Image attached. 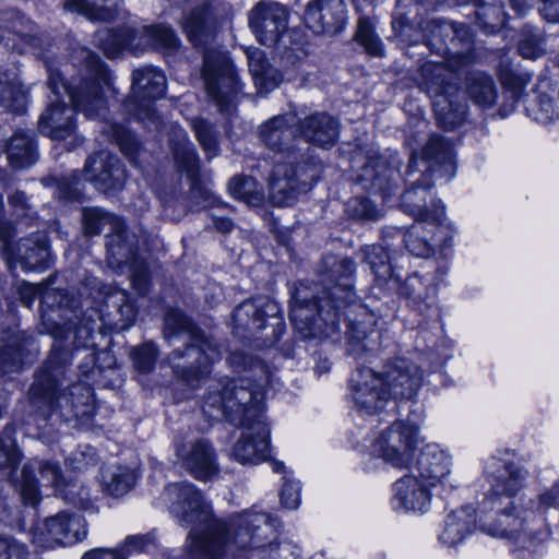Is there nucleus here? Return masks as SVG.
<instances>
[{"label":"nucleus","mask_w":559,"mask_h":559,"mask_svg":"<svg viewBox=\"0 0 559 559\" xmlns=\"http://www.w3.org/2000/svg\"><path fill=\"white\" fill-rule=\"evenodd\" d=\"M519 52L527 59H537L545 52V37L542 32L527 29L519 44Z\"/></svg>","instance_id":"bf43d9fd"},{"label":"nucleus","mask_w":559,"mask_h":559,"mask_svg":"<svg viewBox=\"0 0 559 559\" xmlns=\"http://www.w3.org/2000/svg\"><path fill=\"white\" fill-rule=\"evenodd\" d=\"M71 360L70 348L55 344L35 371L28 393L33 420L40 429L63 423L87 424L95 414L93 390L88 384L76 382L62 389Z\"/></svg>","instance_id":"0eeeda50"},{"label":"nucleus","mask_w":559,"mask_h":559,"mask_svg":"<svg viewBox=\"0 0 559 559\" xmlns=\"http://www.w3.org/2000/svg\"><path fill=\"white\" fill-rule=\"evenodd\" d=\"M83 176L103 193L120 191L127 180L123 164L108 151H99L91 155L86 159Z\"/></svg>","instance_id":"4be33fe9"},{"label":"nucleus","mask_w":559,"mask_h":559,"mask_svg":"<svg viewBox=\"0 0 559 559\" xmlns=\"http://www.w3.org/2000/svg\"><path fill=\"white\" fill-rule=\"evenodd\" d=\"M346 12L343 0H310L304 12V22L313 33L334 35L344 28Z\"/></svg>","instance_id":"b1692460"},{"label":"nucleus","mask_w":559,"mask_h":559,"mask_svg":"<svg viewBox=\"0 0 559 559\" xmlns=\"http://www.w3.org/2000/svg\"><path fill=\"white\" fill-rule=\"evenodd\" d=\"M356 41L365 49V51L373 57H382L384 46L380 37L373 29L368 17H360L355 34Z\"/></svg>","instance_id":"864d4df0"},{"label":"nucleus","mask_w":559,"mask_h":559,"mask_svg":"<svg viewBox=\"0 0 559 559\" xmlns=\"http://www.w3.org/2000/svg\"><path fill=\"white\" fill-rule=\"evenodd\" d=\"M435 29L449 36L447 56L452 71L459 72L474 62L473 35L464 23L436 24Z\"/></svg>","instance_id":"c85d7f7f"},{"label":"nucleus","mask_w":559,"mask_h":559,"mask_svg":"<svg viewBox=\"0 0 559 559\" xmlns=\"http://www.w3.org/2000/svg\"><path fill=\"white\" fill-rule=\"evenodd\" d=\"M345 309L349 310L345 333L347 354L355 359H362L369 353H373L379 345L380 334L374 329L376 320L356 301L345 307L341 316Z\"/></svg>","instance_id":"aec40b11"},{"label":"nucleus","mask_w":559,"mask_h":559,"mask_svg":"<svg viewBox=\"0 0 559 559\" xmlns=\"http://www.w3.org/2000/svg\"><path fill=\"white\" fill-rule=\"evenodd\" d=\"M449 457L443 451L427 445L417 457L416 475L433 487L449 474Z\"/></svg>","instance_id":"72a5a7b5"},{"label":"nucleus","mask_w":559,"mask_h":559,"mask_svg":"<svg viewBox=\"0 0 559 559\" xmlns=\"http://www.w3.org/2000/svg\"><path fill=\"white\" fill-rule=\"evenodd\" d=\"M393 278H397L385 284L388 289H396L399 295L408 300L409 306L421 314H438L436 292L437 288L430 283H425L423 277L417 273L407 276L401 281L400 276L394 273Z\"/></svg>","instance_id":"a878e982"},{"label":"nucleus","mask_w":559,"mask_h":559,"mask_svg":"<svg viewBox=\"0 0 559 559\" xmlns=\"http://www.w3.org/2000/svg\"><path fill=\"white\" fill-rule=\"evenodd\" d=\"M485 474L490 483V493L479 504L478 525L488 535L509 538L525 546L548 539V528H543L542 519L534 511L523 510L511 513L512 498L524 486L527 471L522 466L491 456L486 461Z\"/></svg>","instance_id":"423d86ee"},{"label":"nucleus","mask_w":559,"mask_h":559,"mask_svg":"<svg viewBox=\"0 0 559 559\" xmlns=\"http://www.w3.org/2000/svg\"><path fill=\"white\" fill-rule=\"evenodd\" d=\"M424 234L423 226H413L403 234V242L413 255L429 258L435 253V245Z\"/></svg>","instance_id":"6e6d98bb"},{"label":"nucleus","mask_w":559,"mask_h":559,"mask_svg":"<svg viewBox=\"0 0 559 559\" xmlns=\"http://www.w3.org/2000/svg\"><path fill=\"white\" fill-rule=\"evenodd\" d=\"M417 441L416 426L395 421L373 440L370 454L395 467H407L413 462Z\"/></svg>","instance_id":"2eb2a0df"},{"label":"nucleus","mask_w":559,"mask_h":559,"mask_svg":"<svg viewBox=\"0 0 559 559\" xmlns=\"http://www.w3.org/2000/svg\"><path fill=\"white\" fill-rule=\"evenodd\" d=\"M390 245H371L366 246L362 249L364 252V261L369 265L372 274L374 275V281L380 285L384 286L390 282H397V278H393V274L395 273L392 264L391 258L388 253V247Z\"/></svg>","instance_id":"ea45409f"},{"label":"nucleus","mask_w":559,"mask_h":559,"mask_svg":"<svg viewBox=\"0 0 559 559\" xmlns=\"http://www.w3.org/2000/svg\"><path fill=\"white\" fill-rule=\"evenodd\" d=\"M419 86L431 98L437 122L445 130L459 127L466 117L467 105L449 70L438 61H427L419 68Z\"/></svg>","instance_id":"1a4fd4ad"},{"label":"nucleus","mask_w":559,"mask_h":559,"mask_svg":"<svg viewBox=\"0 0 559 559\" xmlns=\"http://www.w3.org/2000/svg\"><path fill=\"white\" fill-rule=\"evenodd\" d=\"M436 24H450V21L444 20H430L424 26V37L426 46L439 56H447L448 38L444 34L435 29Z\"/></svg>","instance_id":"052dcab7"},{"label":"nucleus","mask_w":559,"mask_h":559,"mask_svg":"<svg viewBox=\"0 0 559 559\" xmlns=\"http://www.w3.org/2000/svg\"><path fill=\"white\" fill-rule=\"evenodd\" d=\"M347 211L354 218L360 221H378L382 217V211L365 197L352 199L347 203Z\"/></svg>","instance_id":"680f3d73"},{"label":"nucleus","mask_w":559,"mask_h":559,"mask_svg":"<svg viewBox=\"0 0 559 559\" xmlns=\"http://www.w3.org/2000/svg\"><path fill=\"white\" fill-rule=\"evenodd\" d=\"M349 384L355 405L362 414H376L392 400L385 388L381 385L376 372L369 367H357Z\"/></svg>","instance_id":"5701e85b"},{"label":"nucleus","mask_w":559,"mask_h":559,"mask_svg":"<svg viewBox=\"0 0 559 559\" xmlns=\"http://www.w3.org/2000/svg\"><path fill=\"white\" fill-rule=\"evenodd\" d=\"M289 10L281 2L260 0L248 12V26L255 39L264 46H275L286 33Z\"/></svg>","instance_id":"f3484780"},{"label":"nucleus","mask_w":559,"mask_h":559,"mask_svg":"<svg viewBox=\"0 0 559 559\" xmlns=\"http://www.w3.org/2000/svg\"><path fill=\"white\" fill-rule=\"evenodd\" d=\"M231 366L242 367L243 374L211 386L204 397L203 413L212 418L224 417L242 432L230 456L242 465H255L270 456V427L263 413L265 391L272 384L269 366L259 358L234 353Z\"/></svg>","instance_id":"f03ea898"},{"label":"nucleus","mask_w":559,"mask_h":559,"mask_svg":"<svg viewBox=\"0 0 559 559\" xmlns=\"http://www.w3.org/2000/svg\"><path fill=\"white\" fill-rule=\"evenodd\" d=\"M202 78L206 95L218 111H230L236 96L241 92V83L227 52L216 48L206 49L203 55Z\"/></svg>","instance_id":"f8f14e48"},{"label":"nucleus","mask_w":559,"mask_h":559,"mask_svg":"<svg viewBox=\"0 0 559 559\" xmlns=\"http://www.w3.org/2000/svg\"><path fill=\"white\" fill-rule=\"evenodd\" d=\"M526 114L533 120L547 124L559 119V91L539 92L526 106Z\"/></svg>","instance_id":"37998d69"},{"label":"nucleus","mask_w":559,"mask_h":559,"mask_svg":"<svg viewBox=\"0 0 559 559\" xmlns=\"http://www.w3.org/2000/svg\"><path fill=\"white\" fill-rule=\"evenodd\" d=\"M466 93L469 99L481 108H491L497 99L495 81L484 72L468 73Z\"/></svg>","instance_id":"a19ab883"},{"label":"nucleus","mask_w":559,"mask_h":559,"mask_svg":"<svg viewBox=\"0 0 559 559\" xmlns=\"http://www.w3.org/2000/svg\"><path fill=\"white\" fill-rule=\"evenodd\" d=\"M549 508H559V483L543 491L537 500L530 499L526 503V509L534 511L537 519H542L543 528H546L543 513Z\"/></svg>","instance_id":"13d9d810"},{"label":"nucleus","mask_w":559,"mask_h":559,"mask_svg":"<svg viewBox=\"0 0 559 559\" xmlns=\"http://www.w3.org/2000/svg\"><path fill=\"white\" fill-rule=\"evenodd\" d=\"M82 223L84 234L93 237L98 235L105 227H108L109 231L121 227V217L99 207H85L82 211Z\"/></svg>","instance_id":"a18cd8bd"},{"label":"nucleus","mask_w":559,"mask_h":559,"mask_svg":"<svg viewBox=\"0 0 559 559\" xmlns=\"http://www.w3.org/2000/svg\"><path fill=\"white\" fill-rule=\"evenodd\" d=\"M376 374L392 400L412 399L423 383V372L419 367L402 357L385 361L381 371Z\"/></svg>","instance_id":"6ab92c4d"},{"label":"nucleus","mask_w":559,"mask_h":559,"mask_svg":"<svg viewBox=\"0 0 559 559\" xmlns=\"http://www.w3.org/2000/svg\"><path fill=\"white\" fill-rule=\"evenodd\" d=\"M431 176L423 173L401 195V207L415 219L425 223L441 224L445 210L440 200L432 195Z\"/></svg>","instance_id":"a211bd4d"},{"label":"nucleus","mask_w":559,"mask_h":559,"mask_svg":"<svg viewBox=\"0 0 559 559\" xmlns=\"http://www.w3.org/2000/svg\"><path fill=\"white\" fill-rule=\"evenodd\" d=\"M230 194L249 206H259L263 201V191L254 178L239 176L230 179L228 183Z\"/></svg>","instance_id":"de8ad7c7"},{"label":"nucleus","mask_w":559,"mask_h":559,"mask_svg":"<svg viewBox=\"0 0 559 559\" xmlns=\"http://www.w3.org/2000/svg\"><path fill=\"white\" fill-rule=\"evenodd\" d=\"M59 495L64 501L73 504L79 509L85 511L94 509L90 489L85 487L80 480L74 479L64 483L59 489Z\"/></svg>","instance_id":"5fc2aeb1"},{"label":"nucleus","mask_w":559,"mask_h":559,"mask_svg":"<svg viewBox=\"0 0 559 559\" xmlns=\"http://www.w3.org/2000/svg\"><path fill=\"white\" fill-rule=\"evenodd\" d=\"M87 535L86 520L75 513L60 512L47 518L44 530L35 535L34 542L44 548L69 546L83 540Z\"/></svg>","instance_id":"412c9836"},{"label":"nucleus","mask_w":559,"mask_h":559,"mask_svg":"<svg viewBox=\"0 0 559 559\" xmlns=\"http://www.w3.org/2000/svg\"><path fill=\"white\" fill-rule=\"evenodd\" d=\"M17 261L25 270H45L51 263L47 239L43 235L22 239L17 245Z\"/></svg>","instance_id":"f704fd0d"},{"label":"nucleus","mask_w":559,"mask_h":559,"mask_svg":"<svg viewBox=\"0 0 559 559\" xmlns=\"http://www.w3.org/2000/svg\"><path fill=\"white\" fill-rule=\"evenodd\" d=\"M164 497L170 513L181 526L191 527L187 548L192 555L219 557L230 552L231 559H298L288 544L271 542L275 535L269 514L245 511L231 519L230 525L215 519L198 488L188 481L169 484Z\"/></svg>","instance_id":"f257e3e1"},{"label":"nucleus","mask_w":559,"mask_h":559,"mask_svg":"<svg viewBox=\"0 0 559 559\" xmlns=\"http://www.w3.org/2000/svg\"><path fill=\"white\" fill-rule=\"evenodd\" d=\"M26 94L19 80L17 69L0 71V108L14 114H23Z\"/></svg>","instance_id":"e433bc0d"},{"label":"nucleus","mask_w":559,"mask_h":559,"mask_svg":"<svg viewBox=\"0 0 559 559\" xmlns=\"http://www.w3.org/2000/svg\"><path fill=\"white\" fill-rule=\"evenodd\" d=\"M353 168L358 170L357 178L364 188L380 193L383 199L390 198L397 190L400 173L393 165L371 145L359 146L352 158Z\"/></svg>","instance_id":"ddd939ff"},{"label":"nucleus","mask_w":559,"mask_h":559,"mask_svg":"<svg viewBox=\"0 0 559 559\" xmlns=\"http://www.w3.org/2000/svg\"><path fill=\"white\" fill-rule=\"evenodd\" d=\"M477 523L478 519L472 507L452 511L444 519L439 540L447 547H454L474 532Z\"/></svg>","instance_id":"2f4dec72"},{"label":"nucleus","mask_w":559,"mask_h":559,"mask_svg":"<svg viewBox=\"0 0 559 559\" xmlns=\"http://www.w3.org/2000/svg\"><path fill=\"white\" fill-rule=\"evenodd\" d=\"M191 127L206 158L210 160L216 157L219 154L218 131L216 127L200 117L191 119Z\"/></svg>","instance_id":"09e8293b"},{"label":"nucleus","mask_w":559,"mask_h":559,"mask_svg":"<svg viewBox=\"0 0 559 559\" xmlns=\"http://www.w3.org/2000/svg\"><path fill=\"white\" fill-rule=\"evenodd\" d=\"M234 332L242 338H249L264 332L267 346L275 344L285 331V321L280 305L265 297L258 296L239 304L233 312Z\"/></svg>","instance_id":"9d476101"},{"label":"nucleus","mask_w":559,"mask_h":559,"mask_svg":"<svg viewBox=\"0 0 559 559\" xmlns=\"http://www.w3.org/2000/svg\"><path fill=\"white\" fill-rule=\"evenodd\" d=\"M81 68L79 78L64 83L61 72L47 64L49 103L38 120L39 131L53 140H62L75 130V111L87 118L102 116L107 100L104 90L110 87V74L100 58L87 48L72 53Z\"/></svg>","instance_id":"20e7f679"},{"label":"nucleus","mask_w":559,"mask_h":559,"mask_svg":"<svg viewBox=\"0 0 559 559\" xmlns=\"http://www.w3.org/2000/svg\"><path fill=\"white\" fill-rule=\"evenodd\" d=\"M22 364V352L14 344H8L0 349V370L2 372L17 371Z\"/></svg>","instance_id":"69168bd1"},{"label":"nucleus","mask_w":559,"mask_h":559,"mask_svg":"<svg viewBox=\"0 0 559 559\" xmlns=\"http://www.w3.org/2000/svg\"><path fill=\"white\" fill-rule=\"evenodd\" d=\"M8 203L11 213L16 218H24L31 216L33 206L28 197L22 190H14L8 194Z\"/></svg>","instance_id":"338daca9"},{"label":"nucleus","mask_w":559,"mask_h":559,"mask_svg":"<svg viewBox=\"0 0 559 559\" xmlns=\"http://www.w3.org/2000/svg\"><path fill=\"white\" fill-rule=\"evenodd\" d=\"M132 27L121 26L118 28H102L95 33V43L104 51V53L114 58L120 51L126 49L128 36H132Z\"/></svg>","instance_id":"49530a36"},{"label":"nucleus","mask_w":559,"mask_h":559,"mask_svg":"<svg viewBox=\"0 0 559 559\" xmlns=\"http://www.w3.org/2000/svg\"><path fill=\"white\" fill-rule=\"evenodd\" d=\"M500 80L506 93L510 94L511 103L500 108V115L506 117L514 109V105L521 99L524 88L530 82L526 73H519L511 70H504L500 74Z\"/></svg>","instance_id":"8fccbe9b"},{"label":"nucleus","mask_w":559,"mask_h":559,"mask_svg":"<svg viewBox=\"0 0 559 559\" xmlns=\"http://www.w3.org/2000/svg\"><path fill=\"white\" fill-rule=\"evenodd\" d=\"M174 449L181 467L195 479L210 481L218 476L217 453L209 439L179 433L174 438Z\"/></svg>","instance_id":"4468645a"},{"label":"nucleus","mask_w":559,"mask_h":559,"mask_svg":"<svg viewBox=\"0 0 559 559\" xmlns=\"http://www.w3.org/2000/svg\"><path fill=\"white\" fill-rule=\"evenodd\" d=\"M179 334L186 338L183 348H175L167 360L177 378L194 385L209 376L212 362L221 358V345L181 310L169 309L164 319L165 338L171 342Z\"/></svg>","instance_id":"6e6552de"},{"label":"nucleus","mask_w":559,"mask_h":559,"mask_svg":"<svg viewBox=\"0 0 559 559\" xmlns=\"http://www.w3.org/2000/svg\"><path fill=\"white\" fill-rule=\"evenodd\" d=\"M321 174V165L307 147L294 162L276 165L270 182V198L277 206H288L309 191Z\"/></svg>","instance_id":"9b49d317"},{"label":"nucleus","mask_w":559,"mask_h":559,"mask_svg":"<svg viewBox=\"0 0 559 559\" xmlns=\"http://www.w3.org/2000/svg\"><path fill=\"white\" fill-rule=\"evenodd\" d=\"M132 93L141 100L162 98L166 91V76L154 66H142L132 71Z\"/></svg>","instance_id":"473e14b6"},{"label":"nucleus","mask_w":559,"mask_h":559,"mask_svg":"<svg viewBox=\"0 0 559 559\" xmlns=\"http://www.w3.org/2000/svg\"><path fill=\"white\" fill-rule=\"evenodd\" d=\"M131 272V282L134 289L142 296L150 292L151 276L147 264L142 258H139L134 263L126 265L124 270Z\"/></svg>","instance_id":"e2e57ef3"},{"label":"nucleus","mask_w":559,"mask_h":559,"mask_svg":"<svg viewBox=\"0 0 559 559\" xmlns=\"http://www.w3.org/2000/svg\"><path fill=\"white\" fill-rule=\"evenodd\" d=\"M174 160L177 167L185 171L190 180V197L194 200V204L204 209L218 207L223 209L226 204L203 187L199 181V156L192 142L186 133H175L169 140Z\"/></svg>","instance_id":"dca6fc26"},{"label":"nucleus","mask_w":559,"mask_h":559,"mask_svg":"<svg viewBox=\"0 0 559 559\" xmlns=\"http://www.w3.org/2000/svg\"><path fill=\"white\" fill-rule=\"evenodd\" d=\"M430 487L414 473L405 475L393 484L392 503L395 509L424 513L430 508Z\"/></svg>","instance_id":"cd10ccee"},{"label":"nucleus","mask_w":559,"mask_h":559,"mask_svg":"<svg viewBox=\"0 0 559 559\" xmlns=\"http://www.w3.org/2000/svg\"><path fill=\"white\" fill-rule=\"evenodd\" d=\"M423 158L435 166L444 175H454V156L451 144L442 136L431 135L423 148Z\"/></svg>","instance_id":"79ce46f5"},{"label":"nucleus","mask_w":559,"mask_h":559,"mask_svg":"<svg viewBox=\"0 0 559 559\" xmlns=\"http://www.w3.org/2000/svg\"><path fill=\"white\" fill-rule=\"evenodd\" d=\"M248 66L260 93H269L280 84V72L269 63L262 50L255 49L248 53Z\"/></svg>","instance_id":"58836bf2"},{"label":"nucleus","mask_w":559,"mask_h":559,"mask_svg":"<svg viewBox=\"0 0 559 559\" xmlns=\"http://www.w3.org/2000/svg\"><path fill=\"white\" fill-rule=\"evenodd\" d=\"M296 114L274 116L260 127L262 142L272 151L292 154L296 150Z\"/></svg>","instance_id":"c756f323"},{"label":"nucleus","mask_w":559,"mask_h":559,"mask_svg":"<svg viewBox=\"0 0 559 559\" xmlns=\"http://www.w3.org/2000/svg\"><path fill=\"white\" fill-rule=\"evenodd\" d=\"M110 132L121 153L131 164L136 166L138 159L142 154V146L135 134L117 123L110 126Z\"/></svg>","instance_id":"3c124183"},{"label":"nucleus","mask_w":559,"mask_h":559,"mask_svg":"<svg viewBox=\"0 0 559 559\" xmlns=\"http://www.w3.org/2000/svg\"><path fill=\"white\" fill-rule=\"evenodd\" d=\"M457 4L475 7V20L477 26L486 34H495L506 23V12L502 0H454Z\"/></svg>","instance_id":"c9c22d12"},{"label":"nucleus","mask_w":559,"mask_h":559,"mask_svg":"<svg viewBox=\"0 0 559 559\" xmlns=\"http://www.w3.org/2000/svg\"><path fill=\"white\" fill-rule=\"evenodd\" d=\"M132 36H128L126 49L133 53H140L148 47L174 52L178 49L180 39L175 31L169 26L159 24L152 26H143L140 29L132 27Z\"/></svg>","instance_id":"7c9ffc66"},{"label":"nucleus","mask_w":559,"mask_h":559,"mask_svg":"<svg viewBox=\"0 0 559 559\" xmlns=\"http://www.w3.org/2000/svg\"><path fill=\"white\" fill-rule=\"evenodd\" d=\"M296 131L306 143L330 148L338 139V120L325 111H316L304 117L296 115Z\"/></svg>","instance_id":"393cba45"},{"label":"nucleus","mask_w":559,"mask_h":559,"mask_svg":"<svg viewBox=\"0 0 559 559\" xmlns=\"http://www.w3.org/2000/svg\"><path fill=\"white\" fill-rule=\"evenodd\" d=\"M139 255L138 235L130 230L121 218V227L106 235V259L109 267L123 271L126 265L134 263Z\"/></svg>","instance_id":"bb28decb"},{"label":"nucleus","mask_w":559,"mask_h":559,"mask_svg":"<svg viewBox=\"0 0 559 559\" xmlns=\"http://www.w3.org/2000/svg\"><path fill=\"white\" fill-rule=\"evenodd\" d=\"M19 294L27 308L39 296L43 325L47 333L55 341H67L72 335L75 348L94 345V333L102 330L104 316L124 330L134 323L138 313L130 294L114 285H105L99 292L103 310L94 307L90 297L78 300L64 289L46 287L40 292L36 285L24 284Z\"/></svg>","instance_id":"7ed1b4c3"},{"label":"nucleus","mask_w":559,"mask_h":559,"mask_svg":"<svg viewBox=\"0 0 559 559\" xmlns=\"http://www.w3.org/2000/svg\"><path fill=\"white\" fill-rule=\"evenodd\" d=\"M138 474L128 466H114L103 474V485L106 492L112 497H121L135 485Z\"/></svg>","instance_id":"c03bdc74"},{"label":"nucleus","mask_w":559,"mask_h":559,"mask_svg":"<svg viewBox=\"0 0 559 559\" xmlns=\"http://www.w3.org/2000/svg\"><path fill=\"white\" fill-rule=\"evenodd\" d=\"M7 156L11 167L25 168L37 162V147L31 132L16 131L7 144Z\"/></svg>","instance_id":"4c0bfd02"},{"label":"nucleus","mask_w":559,"mask_h":559,"mask_svg":"<svg viewBox=\"0 0 559 559\" xmlns=\"http://www.w3.org/2000/svg\"><path fill=\"white\" fill-rule=\"evenodd\" d=\"M21 497L32 507H35L40 499L34 469L28 465H24L21 472Z\"/></svg>","instance_id":"0e129e2a"},{"label":"nucleus","mask_w":559,"mask_h":559,"mask_svg":"<svg viewBox=\"0 0 559 559\" xmlns=\"http://www.w3.org/2000/svg\"><path fill=\"white\" fill-rule=\"evenodd\" d=\"M64 9L80 13L92 22H110L117 15L114 9L96 5L90 0H66Z\"/></svg>","instance_id":"603ef678"},{"label":"nucleus","mask_w":559,"mask_h":559,"mask_svg":"<svg viewBox=\"0 0 559 559\" xmlns=\"http://www.w3.org/2000/svg\"><path fill=\"white\" fill-rule=\"evenodd\" d=\"M68 463L75 471H84L94 466L97 463L95 449L91 445L80 448L68 457Z\"/></svg>","instance_id":"774afa93"},{"label":"nucleus","mask_w":559,"mask_h":559,"mask_svg":"<svg viewBox=\"0 0 559 559\" xmlns=\"http://www.w3.org/2000/svg\"><path fill=\"white\" fill-rule=\"evenodd\" d=\"M157 357L158 349L153 342H145L133 347L130 353V358L134 369L143 374L153 371Z\"/></svg>","instance_id":"4d7b16f0"},{"label":"nucleus","mask_w":559,"mask_h":559,"mask_svg":"<svg viewBox=\"0 0 559 559\" xmlns=\"http://www.w3.org/2000/svg\"><path fill=\"white\" fill-rule=\"evenodd\" d=\"M355 271L352 259L326 254L319 267L321 290L311 295L305 284L296 287L290 321L302 338H328L338 333L341 311L356 301Z\"/></svg>","instance_id":"39448f33"}]
</instances>
